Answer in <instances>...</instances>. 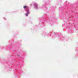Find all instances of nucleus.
I'll return each mask as SVG.
<instances>
[{
  "label": "nucleus",
  "mask_w": 78,
  "mask_h": 78,
  "mask_svg": "<svg viewBox=\"0 0 78 78\" xmlns=\"http://www.w3.org/2000/svg\"><path fill=\"white\" fill-rule=\"evenodd\" d=\"M27 8V6H23V8L24 9H26V8Z\"/></svg>",
  "instance_id": "1"
},
{
  "label": "nucleus",
  "mask_w": 78,
  "mask_h": 78,
  "mask_svg": "<svg viewBox=\"0 0 78 78\" xmlns=\"http://www.w3.org/2000/svg\"><path fill=\"white\" fill-rule=\"evenodd\" d=\"M28 13H26V16H28Z\"/></svg>",
  "instance_id": "2"
}]
</instances>
